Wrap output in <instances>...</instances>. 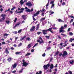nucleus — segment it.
Segmentation results:
<instances>
[{
	"label": "nucleus",
	"mask_w": 74,
	"mask_h": 74,
	"mask_svg": "<svg viewBox=\"0 0 74 74\" xmlns=\"http://www.w3.org/2000/svg\"><path fill=\"white\" fill-rule=\"evenodd\" d=\"M51 30L52 28H49L48 29L42 30V32H43V34H47V33L45 32H47V31H50V32H51V33H53V32H52V31Z\"/></svg>",
	"instance_id": "obj_1"
},
{
	"label": "nucleus",
	"mask_w": 74,
	"mask_h": 74,
	"mask_svg": "<svg viewBox=\"0 0 74 74\" xmlns=\"http://www.w3.org/2000/svg\"><path fill=\"white\" fill-rule=\"evenodd\" d=\"M18 11H19V10H21V11H20L19 12H17L18 10H16L15 11V12L16 14H19L21 13H23V10H25V9L23 8H21V9L19 8H18Z\"/></svg>",
	"instance_id": "obj_2"
},
{
	"label": "nucleus",
	"mask_w": 74,
	"mask_h": 74,
	"mask_svg": "<svg viewBox=\"0 0 74 74\" xmlns=\"http://www.w3.org/2000/svg\"><path fill=\"white\" fill-rule=\"evenodd\" d=\"M1 16L2 17V18L0 19V22H3L5 19V17L6 16V15L2 14L1 15Z\"/></svg>",
	"instance_id": "obj_3"
},
{
	"label": "nucleus",
	"mask_w": 74,
	"mask_h": 74,
	"mask_svg": "<svg viewBox=\"0 0 74 74\" xmlns=\"http://www.w3.org/2000/svg\"><path fill=\"white\" fill-rule=\"evenodd\" d=\"M65 29L64 27L63 26H61V27L60 28L59 33H64L66 32L64 30H63Z\"/></svg>",
	"instance_id": "obj_4"
},
{
	"label": "nucleus",
	"mask_w": 74,
	"mask_h": 74,
	"mask_svg": "<svg viewBox=\"0 0 74 74\" xmlns=\"http://www.w3.org/2000/svg\"><path fill=\"white\" fill-rule=\"evenodd\" d=\"M22 62H23L22 66L26 67L29 64V63L26 62V61L24 59L23 60Z\"/></svg>",
	"instance_id": "obj_5"
},
{
	"label": "nucleus",
	"mask_w": 74,
	"mask_h": 74,
	"mask_svg": "<svg viewBox=\"0 0 74 74\" xmlns=\"http://www.w3.org/2000/svg\"><path fill=\"white\" fill-rule=\"evenodd\" d=\"M39 40H40L41 41H40V40H37V42H38L40 44H42H42L44 43V40H42V39L41 37L39 38Z\"/></svg>",
	"instance_id": "obj_6"
},
{
	"label": "nucleus",
	"mask_w": 74,
	"mask_h": 74,
	"mask_svg": "<svg viewBox=\"0 0 74 74\" xmlns=\"http://www.w3.org/2000/svg\"><path fill=\"white\" fill-rule=\"evenodd\" d=\"M68 53L66 51H64L63 52V54H62V57L63 58H66V56L67 55Z\"/></svg>",
	"instance_id": "obj_7"
},
{
	"label": "nucleus",
	"mask_w": 74,
	"mask_h": 74,
	"mask_svg": "<svg viewBox=\"0 0 74 74\" xmlns=\"http://www.w3.org/2000/svg\"><path fill=\"white\" fill-rule=\"evenodd\" d=\"M26 5H28L29 7H30V6H32V4L31 2L30 3V1H28V3H26Z\"/></svg>",
	"instance_id": "obj_8"
},
{
	"label": "nucleus",
	"mask_w": 74,
	"mask_h": 74,
	"mask_svg": "<svg viewBox=\"0 0 74 74\" xmlns=\"http://www.w3.org/2000/svg\"><path fill=\"white\" fill-rule=\"evenodd\" d=\"M36 28V27H35V26H33L32 28H31V29H30V32H34V30H35V28Z\"/></svg>",
	"instance_id": "obj_9"
},
{
	"label": "nucleus",
	"mask_w": 74,
	"mask_h": 74,
	"mask_svg": "<svg viewBox=\"0 0 74 74\" xmlns=\"http://www.w3.org/2000/svg\"><path fill=\"white\" fill-rule=\"evenodd\" d=\"M16 66H17V64L16 63H15L12 65V67H13V69H15V68H16Z\"/></svg>",
	"instance_id": "obj_10"
},
{
	"label": "nucleus",
	"mask_w": 74,
	"mask_h": 74,
	"mask_svg": "<svg viewBox=\"0 0 74 74\" xmlns=\"http://www.w3.org/2000/svg\"><path fill=\"white\" fill-rule=\"evenodd\" d=\"M26 11L27 12H32V11H33V8H32L31 10H30V9H28L26 10Z\"/></svg>",
	"instance_id": "obj_11"
},
{
	"label": "nucleus",
	"mask_w": 74,
	"mask_h": 74,
	"mask_svg": "<svg viewBox=\"0 0 74 74\" xmlns=\"http://www.w3.org/2000/svg\"><path fill=\"white\" fill-rule=\"evenodd\" d=\"M5 52L6 54H7H7H8V53H9V51H8V48H6L5 51Z\"/></svg>",
	"instance_id": "obj_12"
},
{
	"label": "nucleus",
	"mask_w": 74,
	"mask_h": 74,
	"mask_svg": "<svg viewBox=\"0 0 74 74\" xmlns=\"http://www.w3.org/2000/svg\"><path fill=\"white\" fill-rule=\"evenodd\" d=\"M23 0H21L20 1L19 3H20V4H21V5H23V4H24V3H25L24 1L23 2Z\"/></svg>",
	"instance_id": "obj_13"
},
{
	"label": "nucleus",
	"mask_w": 74,
	"mask_h": 74,
	"mask_svg": "<svg viewBox=\"0 0 74 74\" xmlns=\"http://www.w3.org/2000/svg\"><path fill=\"white\" fill-rule=\"evenodd\" d=\"M43 68L45 70H48V68L46 65H45L43 66Z\"/></svg>",
	"instance_id": "obj_14"
},
{
	"label": "nucleus",
	"mask_w": 74,
	"mask_h": 74,
	"mask_svg": "<svg viewBox=\"0 0 74 74\" xmlns=\"http://www.w3.org/2000/svg\"><path fill=\"white\" fill-rule=\"evenodd\" d=\"M20 25V23L18 22L17 24H16L14 27H13V29H15L16 27L18 26V25Z\"/></svg>",
	"instance_id": "obj_15"
},
{
	"label": "nucleus",
	"mask_w": 74,
	"mask_h": 74,
	"mask_svg": "<svg viewBox=\"0 0 74 74\" xmlns=\"http://www.w3.org/2000/svg\"><path fill=\"white\" fill-rule=\"evenodd\" d=\"M8 62H11L12 60V58H9L8 59Z\"/></svg>",
	"instance_id": "obj_16"
},
{
	"label": "nucleus",
	"mask_w": 74,
	"mask_h": 74,
	"mask_svg": "<svg viewBox=\"0 0 74 74\" xmlns=\"http://www.w3.org/2000/svg\"><path fill=\"white\" fill-rule=\"evenodd\" d=\"M53 64H51L50 65V68L51 69H53Z\"/></svg>",
	"instance_id": "obj_17"
},
{
	"label": "nucleus",
	"mask_w": 74,
	"mask_h": 74,
	"mask_svg": "<svg viewBox=\"0 0 74 74\" xmlns=\"http://www.w3.org/2000/svg\"><path fill=\"white\" fill-rule=\"evenodd\" d=\"M26 37V36H24L22 38H21L20 39V41H22V40H24V39H25V38Z\"/></svg>",
	"instance_id": "obj_18"
},
{
	"label": "nucleus",
	"mask_w": 74,
	"mask_h": 74,
	"mask_svg": "<svg viewBox=\"0 0 74 74\" xmlns=\"http://www.w3.org/2000/svg\"><path fill=\"white\" fill-rule=\"evenodd\" d=\"M59 53V51H58L56 52L55 54L54 55V56H57V55H58V54Z\"/></svg>",
	"instance_id": "obj_19"
},
{
	"label": "nucleus",
	"mask_w": 74,
	"mask_h": 74,
	"mask_svg": "<svg viewBox=\"0 0 74 74\" xmlns=\"http://www.w3.org/2000/svg\"><path fill=\"white\" fill-rule=\"evenodd\" d=\"M45 19V17L44 18H41V19H40V22H43V21H44Z\"/></svg>",
	"instance_id": "obj_20"
},
{
	"label": "nucleus",
	"mask_w": 74,
	"mask_h": 74,
	"mask_svg": "<svg viewBox=\"0 0 74 74\" xmlns=\"http://www.w3.org/2000/svg\"><path fill=\"white\" fill-rule=\"evenodd\" d=\"M40 28V26H39V24H38L37 25V27L36 28V30H38V29H39V28Z\"/></svg>",
	"instance_id": "obj_21"
},
{
	"label": "nucleus",
	"mask_w": 74,
	"mask_h": 74,
	"mask_svg": "<svg viewBox=\"0 0 74 74\" xmlns=\"http://www.w3.org/2000/svg\"><path fill=\"white\" fill-rule=\"evenodd\" d=\"M74 38H70L69 40V42H72V41H74Z\"/></svg>",
	"instance_id": "obj_22"
},
{
	"label": "nucleus",
	"mask_w": 74,
	"mask_h": 74,
	"mask_svg": "<svg viewBox=\"0 0 74 74\" xmlns=\"http://www.w3.org/2000/svg\"><path fill=\"white\" fill-rule=\"evenodd\" d=\"M22 45V43H20L18 45V47H21Z\"/></svg>",
	"instance_id": "obj_23"
},
{
	"label": "nucleus",
	"mask_w": 74,
	"mask_h": 74,
	"mask_svg": "<svg viewBox=\"0 0 74 74\" xmlns=\"http://www.w3.org/2000/svg\"><path fill=\"white\" fill-rule=\"evenodd\" d=\"M20 53H21V52L18 51L15 53V54L16 55H18L19 54H20Z\"/></svg>",
	"instance_id": "obj_24"
},
{
	"label": "nucleus",
	"mask_w": 74,
	"mask_h": 74,
	"mask_svg": "<svg viewBox=\"0 0 74 74\" xmlns=\"http://www.w3.org/2000/svg\"><path fill=\"white\" fill-rule=\"evenodd\" d=\"M49 13H51V14H50V15H52V14H53L54 13V12H52V11H49Z\"/></svg>",
	"instance_id": "obj_25"
},
{
	"label": "nucleus",
	"mask_w": 74,
	"mask_h": 74,
	"mask_svg": "<svg viewBox=\"0 0 74 74\" xmlns=\"http://www.w3.org/2000/svg\"><path fill=\"white\" fill-rule=\"evenodd\" d=\"M31 47H32V46H31V45L29 44L28 45L27 48H28V49H29V48H30Z\"/></svg>",
	"instance_id": "obj_26"
},
{
	"label": "nucleus",
	"mask_w": 74,
	"mask_h": 74,
	"mask_svg": "<svg viewBox=\"0 0 74 74\" xmlns=\"http://www.w3.org/2000/svg\"><path fill=\"white\" fill-rule=\"evenodd\" d=\"M67 41H66L64 42V44L65 45H67V44H68V43L67 44L66 43H67Z\"/></svg>",
	"instance_id": "obj_27"
},
{
	"label": "nucleus",
	"mask_w": 74,
	"mask_h": 74,
	"mask_svg": "<svg viewBox=\"0 0 74 74\" xmlns=\"http://www.w3.org/2000/svg\"><path fill=\"white\" fill-rule=\"evenodd\" d=\"M26 40L27 41V40H28V41H30V40H31V39L29 37L27 38H26Z\"/></svg>",
	"instance_id": "obj_28"
},
{
	"label": "nucleus",
	"mask_w": 74,
	"mask_h": 74,
	"mask_svg": "<svg viewBox=\"0 0 74 74\" xmlns=\"http://www.w3.org/2000/svg\"><path fill=\"white\" fill-rule=\"evenodd\" d=\"M31 55V53H27L25 56H29V55Z\"/></svg>",
	"instance_id": "obj_29"
},
{
	"label": "nucleus",
	"mask_w": 74,
	"mask_h": 74,
	"mask_svg": "<svg viewBox=\"0 0 74 74\" xmlns=\"http://www.w3.org/2000/svg\"><path fill=\"white\" fill-rule=\"evenodd\" d=\"M74 60H72L71 62L70 61V64H73V63H74Z\"/></svg>",
	"instance_id": "obj_30"
},
{
	"label": "nucleus",
	"mask_w": 74,
	"mask_h": 74,
	"mask_svg": "<svg viewBox=\"0 0 74 74\" xmlns=\"http://www.w3.org/2000/svg\"><path fill=\"white\" fill-rule=\"evenodd\" d=\"M21 17L23 19H25V18H26V16L23 15Z\"/></svg>",
	"instance_id": "obj_31"
},
{
	"label": "nucleus",
	"mask_w": 74,
	"mask_h": 74,
	"mask_svg": "<svg viewBox=\"0 0 74 74\" xmlns=\"http://www.w3.org/2000/svg\"><path fill=\"white\" fill-rule=\"evenodd\" d=\"M38 43H36L34 45V46L33 47V48H34V47H36L38 45Z\"/></svg>",
	"instance_id": "obj_32"
},
{
	"label": "nucleus",
	"mask_w": 74,
	"mask_h": 74,
	"mask_svg": "<svg viewBox=\"0 0 74 74\" xmlns=\"http://www.w3.org/2000/svg\"><path fill=\"white\" fill-rule=\"evenodd\" d=\"M5 23H7V24H9L10 23V21L5 20Z\"/></svg>",
	"instance_id": "obj_33"
},
{
	"label": "nucleus",
	"mask_w": 74,
	"mask_h": 74,
	"mask_svg": "<svg viewBox=\"0 0 74 74\" xmlns=\"http://www.w3.org/2000/svg\"><path fill=\"white\" fill-rule=\"evenodd\" d=\"M54 6H55V4L54 3L52 4L51 6V8H53V7Z\"/></svg>",
	"instance_id": "obj_34"
},
{
	"label": "nucleus",
	"mask_w": 74,
	"mask_h": 74,
	"mask_svg": "<svg viewBox=\"0 0 74 74\" xmlns=\"http://www.w3.org/2000/svg\"><path fill=\"white\" fill-rule=\"evenodd\" d=\"M68 72L69 73V74H73V73H72V71H68Z\"/></svg>",
	"instance_id": "obj_35"
},
{
	"label": "nucleus",
	"mask_w": 74,
	"mask_h": 74,
	"mask_svg": "<svg viewBox=\"0 0 74 74\" xmlns=\"http://www.w3.org/2000/svg\"><path fill=\"white\" fill-rule=\"evenodd\" d=\"M8 35H9V34L5 33L3 34V36H8Z\"/></svg>",
	"instance_id": "obj_36"
},
{
	"label": "nucleus",
	"mask_w": 74,
	"mask_h": 74,
	"mask_svg": "<svg viewBox=\"0 0 74 74\" xmlns=\"http://www.w3.org/2000/svg\"><path fill=\"white\" fill-rule=\"evenodd\" d=\"M58 21L59 22H62V21L60 19H59L58 20Z\"/></svg>",
	"instance_id": "obj_37"
},
{
	"label": "nucleus",
	"mask_w": 74,
	"mask_h": 74,
	"mask_svg": "<svg viewBox=\"0 0 74 74\" xmlns=\"http://www.w3.org/2000/svg\"><path fill=\"white\" fill-rule=\"evenodd\" d=\"M70 36H73V33L71 32H69Z\"/></svg>",
	"instance_id": "obj_38"
},
{
	"label": "nucleus",
	"mask_w": 74,
	"mask_h": 74,
	"mask_svg": "<svg viewBox=\"0 0 74 74\" xmlns=\"http://www.w3.org/2000/svg\"><path fill=\"white\" fill-rule=\"evenodd\" d=\"M40 11H37L36 14H37V15H38L39 14V13H40Z\"/></svg>",
	"instance_id": "obj_39"
},
{
	"label": "nucleus",
	"mask_w": 74,
	"mask_h": 74,
	"mask_svg": "<svg viewBox=\"0 0 74 74\" xmlns=\"http://www.w3.org/2000/svg\"><path fill=\"white\" fill-rule=\"evenodd\" d=\"M21 32H22V29H21L18 31V33H21Z\"/></svg>",
	"instance_id": "obj_40"
},
{
	"label": "nucleus",
	"mask_w": 74,
	"mask_h": 74,
	"mask_svg": "<svg viewBox=\"0 0 74 74\" xmlns=\"http://www.w3.org/2000/svg\"><path fill=\"white\" fill-rule=\"evenodd\" d=\"M49 37H50V36H45L46 38H47V39H49Z\"/></svg>",
	"instance_id": "obj_41"
},
{
	"label": "nucleus",
	"mask_w": 74,
	"mask_h": 74,
	"mask_svg": "<svg viewBox=\"0 0 74 74\" xmlns=\"http://www.w3.org/2000/svg\"><path fill=\"white\" fill-rule=\"evenodd\" d=\"M54 3V1H51L50 2V4H52Z\"/></svg>",
	"instance_id": "obj_42"
},
{
	"label": "nucleus",
	"mask_w": 74,
	"mask_h": 74,
	"mask_svg": "<svg viewBox=\"0 0 74 74\" xmlns=\"http://www.w3.org/2000/svg\"><path fill=\"white\" fill-rule=\"evenodd\" d=\"M32 17H33V19L34 21H36V19H35V18H34V16H33Z\"/></svg>",
	"instance_id": "obj_43"
},
{
	"label": "nucleus",
	"mask_w": 74,
	"mask_h": 74,
	"mask_svg": "<svg viewBox=\"0 0 74 74\" xmlns=\"http://www.w3.org/2000/svg\"><path fill=\"white\" fill-rule=\"evenodd\" d=\"M17 20V18H16L15 19L14 21V23H15L16 22Z\"/></svg>",
	"instance_id": "obj_44"
},
{
	"label": "nucleus",
	"mask_w": 74,
	"mask_h": 74,
	"mask_svg": "<svg viewBox=\"0 0 74 74\" xmlns=\"http://www.w3.org/2000/svg\"><path fill=\"white\" fill-rule=\"evenodd\" d=\"M10 9L9 8L7 10H6L5 11V12H7V11H10Z\"/></svg>",
	"instance_id": "obj_45"
},
{
	"label": "nucleus",
	"mask_w": 74,
	"mask_h": 74,
	"mask_svg": "<svg viewBox=\"0 0 74 74\" xmlns=\"http://www.w3.org/2000/svg\"><path fill=\"white\" fill-rule=\"evenodd\" d=\"M12 33H14L15 34H16L18 33V32L16 31L12 32Z\"/></svg>",
	"instance_id": "obj_46"
},
{
	"label": "nucleus",
	"mask_w": 74,
	"mask_h": 74,
	"mask_svg": "<svg viewBox=\"0 0 74 74\" xmlns=\"http://www.w3.org/2000/svg\"><path fill=\"white\" fill-rule=\"evenodd\" d=\"M41 33V32H38L37 33V34H38V35H39V34H40Z\"/></svg>",
	"instance_id": "obj_47"
},
{
	"label": "nucleus",
	"mask_w": 74,
	"mask_h": 74,
	"mask_svg": "<svg viewBox=\"0 0 74 74\" xmlns=\"http://www.w3.org/2000/svg\"><path fill=\"white\" fill-rule=\"evenodd\" d=\"M67 25L65 24V25H64V27L65 28H66L67 27Z\"/></svg>",
	"instance_id": "obj_48"
},
{
	"label": "nucleus",
	"mask_w": 74,
	"mask_h": 74,
	"mask_svg": "<svg viewBox=\"0 0 74 74\" xmlns=\"http://www.w3.org/2000/svg\"><path fill=\"white\" fill-rule=\"evenodd\" d=\"M62 55V53H60L59 54V56H61Z\"/></svg>",
	"instance_id": "obj_49"
},
{
	"label": "nucleus",
	"mask_w": 74,
	"mask_h": 74,
	"mask_svg": "<svg viewBox=\"0 0 74 74\" xmlns=\"http://www.w3.org/2000/svg\"><path fill=\"white\" fill-rule=\"evenodd\" d=\"M10 49H11V50H14V48L12 47L10 48Z\"/></svg>",
	"instance_id": "obj_50"
},
{
	"label": "nucleus",
	"mask_w": 74,
	"mask_h": 74,
	"mask_svg": "<svg viewBox=\"0 0 74 74\" xmlns=\"http://www.w3.org/2000/svg\"><path fill=\"white\" fill-rule=\"evenodd\" d=\"M2 44L4 45V44H5V42H2Z\"/></svg>",
	"instance_id": "obj_51"
},
{
	"label": "nucleus",
	"mask_w": 74,
	"mask_h": 74,
	"mask_svg": "<svg viewBox=\"0 0 74 74\" xmlns=\"http://www.w3.org/2000/svg\"><path fill=\"white\" fill-rule=\"evenodd\" d=\"M71 30V28H69L68 29V32H70V30Z\"/></svg>",
	"instance_id": "obj_52"
},
{
	"label": "nucleus",
	"mask_w": 74,
	"mask_h": 74,
	"mask_svg": "<svg viewBox=\"0 0 74 74\" xmlns=\"http://www.w3.org/2000/svg\"><path fill=\"white\" fill-rule=\"evenodd\" d=\"M41 73H42V71H39V73H38V74H41Z\"/></svg>",
	"instance_id": "obj_53"
},
{
	"label": "nucleus",
	"mask_w": 74,
	"mask_h": 74,
	"mask_svg": "<svg viewBox=\"0 0 74 74\" xmlns=\"http://www.w3.org/2000/svg\"><path fill=\"white\" fill-rule=\"evenodd\" d=\"M73 22V19H71V20L70 21V23H71V22Z\"/></svg>",
	"instance_id": "obj_54"
},
{
	"label": "nucleus",
	"mask_w": 74,
	"mask_h": 74,
	"mask_svg": "<svg viewBox=\"0 0 74 74\" xmlns=\"http://www.w3.org/2000/svg\"><path fill=\"white\" fill-rule=\"evenodd\" d=\"M42 56H43V57H44L45 56V53H44L42 55Z\"/></svg>",
	"instance_id": "obj_55"
},
{
	"label": "nucleus",
	"mask_w": 74,
	"mask_h": 74,
	"mask_svg": "<svg viewBox=\"0 0 74 74\" xmlns=\"http://www.w3.org/2000/svg\"><path fill=\"white\" fill-rule=\"evenodd\" d=\"M34 16H37V14H36V13L34 14Z\"/></svg>",
	"instance_id": "obj_56"
},
{
	"label": "nucleus",
	"mask_w": 74,
	"mask_h": 74,
	"mask_svg": "<svg viewBox=\"0 0 74 74\" xmlns=\"http://www.w3.org/2000/svg\"><path fill=\"white\" fill-rule=\"evenodd\" d=\"M45 11V9H42V10H40L41 12H44Z\"/></svg>",
	"instance_id": "obj_57"
},
{
	"label": "nucleus",
	"mask_w": 74,
	"mask_h": 74,
	"mask_svg": "<svg viewBox=\"0 0 74 74\" xmlns=\"http://www.w3.org/2000/svg\"><path fill=\"white\" fill-rule=\"evenodd\" d=\"M47 65V67H49L50 66V64H48L47 65Z\"/></svg>",
	"instance_id": "obj_58"
},
{
	"label": "nucleus",
	"mask_w": 74,
	"mask_h": 74,
	"mask_svg": "<svg viewBox=\"0 0 74 74\" xmlns=\"http://www.w3.org/2000/svg\"><path fill=\"white\" fill-rule=\"evenodd\" d=\"M57 36L58 37V38H60V39H61V37L59 36V35H58Z\"/></svg>",
	"instance_id": "obj_59"
},
{
	"label": "nucleus",
	"mask_w": 74,
	"mask_h": 74,
	"mask_svg": "<svg viewBox=\"0 0 74 74\" xmlns=\"http://www.w3.org/2000/svg\"><path fill=\"white\" fill-rule=\"evenodd\" d=\"M53 60V58H50V62H51L52 60Z\"/></svg>",
	"instance_id": "obj_60"
},
{
	"label": "nucleus",
	"mask_w": 74,
	"mask_h": 74,
	"mask_svg": "<svg viewBox=\"0 0 74 74\" xmlns=\"http://www.w3.org/2000/svg\"><path fill=\"white\" fill-rule=\"evenodd\" d=\"M18 38V37H16L15 38V40L16 41L17 40V39Z\"/></svg>",
	"instance_id": "obj_61"
},
{
	"label": "nucleus",
	"mask_w": 74,
	"mask_h": 74,
	"mask_svg": "<svg viewBox=\"0 0 74 74\" xmlns=\"http://www.w3.org/2000/svg\"><path fill=\"white\" fill-rule=\"evenodd\" d=\"M0 10L1 12H2V11H3V9H2V8H1Z\"/></svg>",
	"instance_id": "obj_62"
},
{
	"label": "nucleus",
	"mask_w": 74,
	"mask_h": 74,
	"mask_svg": "<svg viewBox=\"0 0 74 74\" xmlns=\"http://www.w3.org/2000/svg\"><path fill=\"white\" fill-rule=\"evenodd\" d=\"M6 42H8V43H10V41L8 40H7Z\"/></svg>",
	"instance_id": "obj_63"
},
{
	"label": "nucleus",
	"mask_w": 74,
	"mask_h": 74,
	"mask_svg": "<svg viewBox=\"0 0 74 74\" xmlns=\"http://www.w3.org/2000/svg\"><path fill=\"white\" fill-rule=\"evenodd\" d=\"M13 46L14 47H17V45H16V44H14L13 45Z\"/></svg>",
	"instance_id": "obj_64"
}]
</instances>
